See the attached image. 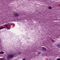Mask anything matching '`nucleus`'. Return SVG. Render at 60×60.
<instances>
[{"label":"nucleus","mask_w":60,"mask_h":60,"mask_svg":"<svg viewBox=\"0 0 60 60\" xmlns=\"http://www.w3.org/2000/svg\"><path fill=\"white\" fill-rule=\"evenodd\" d=\"M1 60H6V59H4V58H3L1 59Z\"/></svg>","instance_id":"6e6552de"},{"label":"nucleus","mask_w":60,"mask_h":60,"mask_svg":"<svg viewBox=\"0 0 60 60\" xmlns=\"http://www.w3.org/2000/svg\"><path fill=\"white\" fill-rule=\"evenodd\" d=\"M4 52L1 51L0 52V54H4Z\"/></svg>","instance_id":"20e7f679"},{"label":"nucleus","mask_w":60,"mask_h":60,"mask_svg":"<svg viewBox=\"0 0 60 60\" xmlns=\"http://www.w3.org/2000/svg\"><path fill=\"white\" fill-rule=\"evenodd\" d=\"M57 60H60V59L59 58H57L56 59Z\"/></svg>","instance_id":"9b49d317"},{"label":"nucleus","mask_w":60,"mask_h":60,"mask_svg":"<svg viewBox=\"0 0 60 60\" xmlns=\"http://www.w3.org/2000/svg\"><path fill=\"white\" fill-rule=\"evenodd\" d=\"M13 57H14V56L12 54L8 55L7 56V59L8 60H10V59L13 58Z\"/></svg>","instance_id":"f257e3e1"},{"label":"nucleus","mask_w":60,"mask_h":60,"mask_svg":"<svg viewBox=\"0 0 60 60\" xmlns=\"http://www.w3.org/2000/svg\"><path fill=\"white\" fill-rule=\"evenodd\" d=\"M8 24H5L4 25V26H8Z\"/></svg>","instance_id":"9d476101"},{"label":"nucleus","mask_w":60,"mask_h":60,"mask_svg":"<svg viewBox=\"0 0 60 60\" xmlns=\"http://www.w3.org/2000/svg\"><path fill=\"white\" fill-rule=\"evenodd\" d=\"M6 28H7V29H10V28L9 27H8L7 26L6 27Z\"/></svg>","instance_id":"0eeeda50"},{"label":"nucleus","mask_w":60,"mask_h":60,"mask_svg":"<svg viewBox=\"0 0 60 60\" xmlns=\"http://www.w3.org/2000/svg\"><path fill=\"white\" fill-rule=\"evenodd\" d=\"M13 15L15 18H16V17H19L20 15L19 13L17 12H15L13 13Z\"/></svg>","instance_id":"f03ea898"},{"label":"nucleus","mask_w":60,"mask_h":60,"mask_svg":"<svg viewBox=\"0 0 60 60\" xmlns=\"http://www.w3.org/2000/svg\"><path fill=\"white\" fill-rule=\"evenodd\" d=\"M3 28H3V27H2L0 28V30H1L2 29H3Z\"/></svg>","instance_id":"1a4fd4ad"},{"label":"nucleus","mask_w":60,"mask_h":60,"mask_svg":"<svg viewBox=\"0 0 60 60\" xmlns=\"http://www.w3.org/2000/svg\"><path fill=\"white\" fill-rule=\"evenodd\" d=\"M48 9H52V7L50 6H49L48 7Z\"/></svg>","instance_id":"39448f33"},{"label":"nucleus","mask_w":60,"mask_h":60,"mask_svg":"<svg viewBox=\"0 0 60 60\" xmlns=\"http://www.w3.org/2000/svg\"><path fill=\"white\" fill-rule=\"evenodd\" d=\"M41 52H38V54H41Z\"/></svg>","instance_id":"f8f14e48"},{"label":"nucleus","mask_w":60,"mask_h":60,"mask_svg":"<svg viewBox=\"0 0 60 60\" xmlns=\"http://www.w3.org/2000/svg\"><path fill=\"white\" fill-rule=\"evenodd\" d=\"M56 46H58V47H60V45L59 44H58L57 45H56Z\"/></svg>","instance_id":"423d86ee"},{"label":"nucleus","mask_w":60,"mask_h":60,"mask_svg":"<svg viewBox=\"0 0 60 60\" xmlns=\"http://www.w3.org/2000/svg\"><path fill=\"white\" fill-rule=\"evenodd\" d=\"M42 49L43 50H45V51H46V50H47V49H46V48H45L44 47H42Z\"/></svg>","instance_id":"7ed1b4c3"},{"label":"nucleus","mask_w":60,"mask_h":60,"mask_svg":"<svg viewBox=\"0 0 60 60\" xmlns=\"http://www.w3.org/2000/svg\"><path fill=\"white\" fill-rule=\"evenodd\" d=\"M13 55H16V54H14Z\"/></svg>","instance_id":"ddd939ff"}]
</instances>
